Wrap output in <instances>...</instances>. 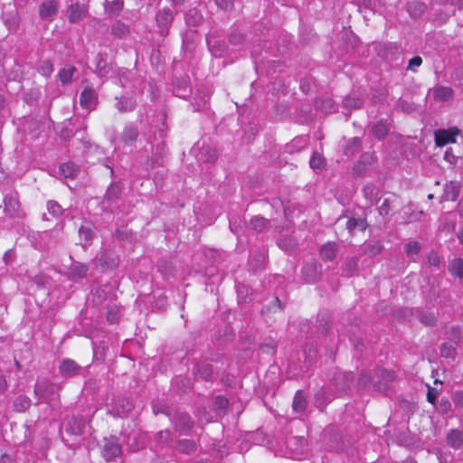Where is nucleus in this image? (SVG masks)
<instances>
[{
    "label": "nucleus",
    "mask_w": 463,
    "mask_h": 463,
    "mask_svg": "<svg viewBox=\"0 0 463 463\" xmlns=\"http://www.w3.org/2000/svg\"><path fill=\"white\" fill-rule=\"evenodd\" d=\"M81 84L84 88L80 95V104L85 109L94 110L99 103L98 91L88 80H82Z\"/></svg>",
    "instance_id": "nucleus-1"
},
{
    "label": "nucleus",
    "mask_w": 463,
    "mask_h": 463,
    "mask_svg": "<svg viewBox=\"0 0 463 463\" xmlns=\"http://www.w3.org/2000/svg\"><path fill=\"white\" fill-rule=\"evenodd\" d=\"M101 453L107 461H111L119 457L122 453L119 439L117 436H105Z\"/></svg>",
    "instance_id": "nucleus-2"
},
{
    "label": "nucleus",
    "mask_w": 463,
    "mask_h": 463,
    "mask_svg": "<svg viewBox=\"0 0 463 463\" xmlns=\"http://www.w3.org/2000/svg\"><path fill=\"white\" fill-rule=\"evenodd\" d=\"M175 13L169 7L159 9L156 14V24L158 33L162 36H165L169 33V29L175 19Z\"/></svg>",
    "instance_id": "nucleus-3"
},
{
    "label": "nucleus",
    "mask_w": 463,
    "mask_h": 463,
    "mask_svg": "<svg viewBox=\"0 0 463 463\" xmlns=\"http://www.w3.org/2000/svg\"><path fill=\"white\" fill-rule=\"evenodd\" d=\"M56 386L47 379L38 381L34 385V394L38 400L48 402L54 394Z\"/></svg>",
    "instance_id": "nucleus-4"
},
{
    "label": "nucleus",
    "mask_w": 463,
    "mask_h": 463,
    "mask_svg": "<svg viewBox=\"0 0 463 463\" xmlns=\"http://www.w3.org/2000/svg\"><path fill=\"white\" fill-rule=\"evenodd\" d=\"M121 193L122 189L119 184H111L108 187L104 198L101 202L102 208L104 210L112 211L113 203H115L120 198Z\"/></svg>",
    "instance_id": "nucleus-5"
},
{
    "label": "nucleus",
    "mask_w": 463,
    "mask_h": 463,
    "mask_svg": "<svg viewBox=\"0 0 463 463\" xmlns=\"http://www.w3.org/2000/svg\"><path fill=\"white\" fill-rule=\"evenodd\" d=\"M5 213L8 218H22L24 213L21 209L19 200L13 195H6L4 199Z\"/></svg>",
    "instance_id": "nucleus-6"
},
{
    "label": "nucleus",
    "mask_w": 463,
    "mask_h": 463,
    "mask_svg": "<svg viewBox=\"0 0 463 463\" xmlns=\"http://www.w3.org/2000/svg\"><path fill=\"white\" fill-rule=\"evenodd\" d=\"M172 421L175 430L179 432L190 431L194 426V421L190 415L184 411H175L172 417Z\"/></svg>",
    "instance_id": "nucleus-7"
},
{
    "label": "nucleus",
    "mask_w": 463,
    "mask_h": 463,
    "mask_svg": "<svg viewBox=\"0 0 463 463\" xmlns=\"http://www.w3.org/2000/svg\"><path fill=\"white\" fill-rule=\"evenodd\" d=\"M458 128L439 129L435 132V142L438 146H443L449 143L456 142V137L459 134Z\"/></svg>",
    "instance_id": "nucleus-8"
},
{
    "label": "nucleus",
    "mask_w": 463,
    "mask_h": 463,
    "mask_svg": "<svg viewBox=\"0 0 463 463\" xmlns=\"http://www.w3.org/2000/svg\"><path fill=\"white\" fill-rule=\"evenodd\" d=\"M81 366L70 358L63 359L59 365V372L62 377L71 378L80 373Z\"/></svg>",
    "instance_id": "nucleus-9"
},
{
    "label": "nucleus",
    "mask_w": 463,
    "mask_h": 463,
    "mask_svg": "<svg viewBox=\"0 0 463 463\" xmlns=\"http://www.w3.org/2000/svg\"><path fill=\"white\" fill-rule=\"evenodd\" d=\"M88 14V7L80 3L70 5L67 9L66 15L70 23H77L82 20Z\"/></svg>",
    "instance_id": "nucleus-10"
},
{
    "label": "nucleus",
    "mask_w": 463,
    "mask_h": 463,
    "mask_svg": "<svg viewBox=\"0 0 463 463\" xmlns=\"http://www.w3.org/2000/svg\"><path fill=\"white\" fill-rule=\"evenodd\" d=\"M139 136V129L138 128L129 123L125 126L122 133L119 136V141L124 144L125 146H130L134 142L137 141V137Z\"/></svg>",
    "instance_id": "nucleus-11"
},
{
    "label": "nucleus",
    "mask_w": 463,
    "mask_h": 463,
    "mask_svg": "<svg viewBox=\"0 0 463 463\" xmlns=\"http://www.w3.org/2000/svg\"><path fill=\"white\" fill-rule=\"evenodd\" d=\"M184 22L187 26L198 27L203 24L204 21L203 14L196 7L189 8L184 14Z\"/></svg>",
    "instance_id": "nucleus-12"
},
{
    "label": "nucleus",
    "mask_w": 463,
    "mask_h": 463,
    "mask_svg": "<svg viewBox=\"0 0 463 463\" xmlns=\"http://www.w3.org/2000/svg\"><path fill=\"white\" fill-rule=\"evenodd\" d=\"M346 230L350 235H354L356 232H364L368 227V222L365 217H350L345 223Z\"/></svg>",
    "instance_id": "nucleus-13"
},
{
    "label": "nucleus",
    "mask_w": 463,
    "mask_h": 463,
    "mask_svg": "<svg viewBox=\"0 0 463 463\" xmlns=\"http://www.w3.org/2000/svg\"><path fill=\"white\" fill-rule=\"evenodd\" d=\"M65 430L66 432H70V434H85L89 432L90 426L86 423L83 418H72L68 423Z\"/></svg>",
    "instance_id": "nucleus-14"
},
{
    "label": "nucleus",
    "mask_w": 463,
    "mask_h": 463,
    "mask_svg": "<svg viewBox=\"0 0 463 463\" xmlns=\"http://www.w3.org/2000/svg\"><path fill=\"white\" fill-rule=\"evenodd\" d=\"M321 265L316 261H309L306 263L302 269V274L305 280L308 283H313L317 280L320 275Z\"/></svg>",
    "instance_id": "nucleus-15"
},
{
    "label": "nucleus",
    "mask_w": 463,
    "mask_h": 463,
    "mask_svg": "<svg viewBox=\"0 0 463 463\" xmlns=\"http://www.w3.org/2000/svg\"><path fill=\"white\" fill-rule=\"evenodd\" d=\"M58 8L57 0H46L39 5V15L42 19L55 16L58 14Z\"/></svg>",
    "instance_id": "nucleus-16"
},
{
    "label": "nucleus",
    "mask_w": 463,
    "mask_h": 463,
    "mask_svg": "<svg viewBox=\"0 0 463 463\" xmlns=\"http://www.w3.org/2000/svg\"><path fill=\"white\" fill-rule=\"evenodd\" d=\"M94 71L99 78L108 77L111 72L114 73L112 64L108 63L106 58L101 53H99L96 57V68Z\"/></svg>",
    "instance_id": "nucleus-17"
},
{
    "label": "nucleus",
    "mask_w": 463,
    "mask_h": 463,
    "mask_svg": "<svg viewBox=\"0 0 463 463\" xmlns=\"http://www.w3.org/2000/svg\"><path fill=\"white\" fill-rule=\"evenodd\" d=\"M341 269L342 275L347 278L356 275L359 270V258L356 256L345 258Z\"/></svg>",
    "instance_id": "nucleus-18"
},
{
    "label": "nucleus",
    "mask_w": 463,
    "mask_h": 463,
    "mask_svg": "<svg viewBox=\"0 0 463 463\" xmlns=\"http://www.w3.org/2000/svg\"><path fill=\"white\" fill-rule=\"evenodd\" d=\"M319 252L323 260H334L339 252V245L335 242L328 241L321 246Z\"/></svg>",
    "instance_id": "nucleus-19"
},
{
    "label": "nucleus",
    "mask_w": 463,
    "mask_h": 463,
    "mask_svg": "<svg viewBox=\"0 0 463 463\" xmlns=\"http://www.w3.org/2000/svg\"><path fill=\"white\" fill-rule=\"evenodd\" d=\"M94 226L91 223H86L79 228L80 244L83 246L90 245L95 238Z\"/></svg>",
    "instance_id": "nucleus-20"
},
{
    "label": "nucleus",
    "mask_w": 463,
    "mask_h": 463,
    "mask_svg": "<svg viewBox=\"0 0 463 463\" xmlns=\"http://www.w3.org/2000/svg\"><path fill=\"white\" fill-rule=\"evenodd\" d=\"M460 184L456 181H450L447 183L444 186V191L442 194L443 201H456L460 193Z\"/></svg>",
    "instance_id": "nucleus-21"
},
{
    "label": "nucleus",
    "mask_w": 463,
    "mask_h": 463,
    "mask_svg": "<svg viewBox=\"0 0 463 463\" xmlns=\"http://www.w3.org/2000/svg\"><path fill=\"white\" fill-rule=\"evenodd\" d=\"M89 267L86 264L76 262L69 269V278L71 279H80L87 277Z\"/></svg>",
    "instance_id": "nucleus-22"
},
{
    "label": "nucleus",
    "mask_w": 463,
    "mask_h": 463,
    "mask_svg": "<svg viewBox=\"0 0 463 463\" xmlns=\"http://www.w3.org/2000/svg\"><path fill=\"white\" fill-rule=\"evenodd\" d=\"M194 369V373L196 376H199L200 378L206 381L213 380V371L212 365L209 363L201 362L195 365Z\"/></svg>",
    "instance_id": "nucleus-23"
},
{
    "label": "nucleus",
    "mask_w": 463,
    "mask_h": 463,
    "mask_svg": "<svg viewBox=\"0 0 463 463\" xmlns=\"http://www.w3.org/2000/svg\"><path fill=\"white\" fill-rule=\"evenodd\" d=\"M116 108L121 113L133 111L136 108V102L132 98L121 96L116 98Z\"/></svg>",
    "instance_id": "nucleus-24"
},
{
    "label": "nucleus",
    "mask_w": 463,
    "mask_h": 463,
    "mask_svg": "<svg viewBox=\"0 0 463 463\" xmlns=\"http://www.w3.org/2000/svg\"><path fill=\"white\" fill-rule=\"evenodd\" d=\"M307 406V402L306 395L303 391L299 390L295 393L292 408L293 411L297 413H302L306 411Z\"/></svg>",
    "instance_id": "nucleus-25"
},
{
    "label": "nucleus",
    "mask_w": 463,
    "mask_h": 463,
    "mask_svg": "<svg viewBox=\"0 0 463 463\" xmlns=\"http://www.w3.org/2000/svg\"><path fill=\"white\" fill-rule=\"evenodd\" d=\"M115 408L117 414L123 417L132 411L134 404L129 398H120L116 402Z\"/></svg>",
    "instance_id": "nucleus-26"
},
{
    "label": "nucleus",
    "mask_w": 463,
    "mask_h": 463,
    "mask_svg": "<svg viewBox=\"0 0 463 463\" xmlns=\"http://www.w3.org/2000/svg\"><path fill=\"white\" fill-rule=\"evenodd\" d=\"M60 175L65 178H75L80 172V168L72 162L63 163L59 168Z\"/></svg>",
    "instance_id": "nucleus-27"
},
{
    "label": "nucleus",
    "mask_w": 463,
    "mask_h": 463,
    "mask_svg": "<svg viewBox=\"0 0 463 463\" xmlns=\"http://www.w3.org/2000/svg\"><path fill=\"white\" fill-rule=\"evenodd\" d=\"M124 8V0H113L111 2H108L105 5V12L110 17H116L120 15L122 10Z\"/></svg>",
    "instance_id": "nucleus-28"
},
{
    "label": "nucleus",
    "mask_w": 463,
    "mask_h": 463,
    "mask_svg": "<svg viewBox=\"0 0 463 463\" xmlns=\"http://www.w3.org/2000/svg\"><path fill=\"white\" fill-rule=\"evenodd\" d=\"M433 97L438 101H448L453 97V90L447 86H439L433 90Z\"/></svg>",
    "instance_id": "nucleus-29"
},
{
    "label": "nucleus",
    "mask_w": 463,
    "mask_h": 463,
    "mask_svg": "<svg viewBox=\"0 0 463 463\" xmlns=\"http://www.w3.org/2000/svg\"><path fill=\"white\" fill-rule=\"evenodd\" d=\"M207 44L212 54L215 57H222L226 52V44L223 42L217 41L216 39H207Z\"/></svg>",
    "instance_id": "nucleus-30"
},
{
    "label": "nucleus",
    "mask_w": 463,
    "mask_h": 463,
    "mask_svg": "<svg viewBox=\"0 0 463 463\" xmlns=\"http://www.w3.org/2000/svg\"><path fill=\"white\" fill-rule=\"evenodd\" d=\"M111 33L118 38H126L130 33L129 26L118 20L111 25Z\"/></svg>",
    "instance_id": "nucleus-31"
},
{
    "label": "nucleus",
    "mask_w": 463,
    "mask_h": 463,
    "mask_svg": "<svg viewBox=\"0 0 463 463\" xmlns=\"http://www.w3.org/2000/svg\"><path fill=\"white\" fill-rule=\"evenodd\" d=\"M362 147V139L360 137H352L346 141L344 147V153L346 156H354L360 151Z\"/></svg>",
    "instance_id": "nucleus-32"
},
{
    "label": "nucleus",
    "mask_w": 463,
    "mask_h": 463,
    "mask_svg": "<svg viewBox=\"0 0 463 463\" xmlns=\"http://www.w3.org/2000/svg\"><path fill=\"white\" fill-rule=\"evenodd\" d=\"M403 249L406 255L412 260H415V258L419 256L422 249V245L417 241H410L404 244Z\"/></svg>",
    "instance_id": "nucleus-33"
},
{
    "label": "nucleus",
    "mask_w": 463,
    "mask_h": 463,
    "mask_svg": "<svg viewBox=\"0 0 463 463\" xmlns=\"http://www.w3.org/2000/svg\"><path fill=\"white\" fill-rule=\"evenodd\" d=\"M76 71L77 69L73 65H66L60 70L58 73L59 80L63 85L69 84L71 82Z\"/></svg>",
    "instance_id": "nucleus-34"
},
{
    "label": "nucleus",
    "mask_w": 463,
    "mask_h": 463,
    "mask_svg": "<svg viewBox=\"0 0 463 463\" xmlns=\"http://www.w3.org/2000/svg\"><path fill=\"white\" fill-rule=\"evenodd\" d=\"M359 386L365 388L368 385L372 384L373 387L377 388L379 391H382V386L380 383H377L374 380V377L372 376L367 371H362L358 379Z\"/></svg>",
    "instance_id": "nucleus-35"
},
{
    "label": "nucleus",
    "mask_w": 463,
    "mask_h": 463,
    "mask_svg": "<svg viewBox=\"0 0 463 463\" xmlns=\"http://www.w3.org/2000/svg\"><path fill=\"white\" fill-rule=\"evenodd\" d=\"M377 376L381 377L383 383L379 382L382 386V390L386 389V385L395 380V373L392 370L378 368L376 370Z\"/></svg>",
    "instance_id": "nucleus-36"
},
{
    "label": "nucleus",
    "mask_w": 463,
    "mask_h": 463,
    "mask_svg": "<svg viewBox=\"0 0 463 463\" xmlns=\"http://www.w3.org/2000/svg\"><path fill=\"white\" fill-rule=\"evenodd\" d=\"M31 403L28 396L21 394L15 398L13 406L16 411L24 412L30 408Z\"/></svg>",
    "instance_id": "nucleus-37"
},
{
    "label": "nucleus",
    "mask_w": 463,
    "mask_h": 463,
    "mask_svg": "<svg viewBox=\"0 0 463 463\" xmlns=\"http://www.w3.org/2000/svg\"><path fill=\"white\" fill-rule=\"evenodd\" d=\"M389 131L388 126L386 122L383 120H380L376 123H374L372 127V133L374 136L375 138L381 140L385 137Z\"/></svg>",
    "instance_id": "nucleus-38"
},
{
    "label": "nucleus",
    "mask_w": 463,
    "mask_h": 463,
    "mask_svg": "<svg viewBox=\"0 0 463 463\" xmlns=\"http://www.w3.org/2000/svg\"><path fill=\"white\" fill-rule=\"evenodd\" d=\"M127 445L131 451H137L145 447V436H127Z\"/></svg>",
    "instance_id": "nucleus-39"
},
{
    "label": "nucleus",
    "mask_w": 463,
    "mask_h": 463,
    "mask_svg": "<svg viewBox=\"0 0 463 463\" xmlns=\"http://www.w3.org/2000/svg\"><path fill=\"white\" fill-rule=\"evenodd\" d=\"M152 409L155 415L159 413L165 414L166 416L171 415V408L168 406L167 402L164 400H157L153 402Z\"/></svg>",
    "instance_id": "nucleus-40"
},
{
    "label": "nucleus",
    "mask_w": 463,
    "mask_h": 463,
    "mask_svg": "<svg viewBox=\"0 0 463 463\" xmlns=\"http://www.w3.org/2000/svg\"><path fill=\"white\" fill-rule=\"evenodd\" d=\"M449 271L455 277L463 278V259L456 258L449 265Z\"/></svg>",
    "instance_id": "nucleus-41"
},
{
    "label": "nucleus",
    "mask_w": 463,
    "mask_h": 463,
    "mask_svg": "<svg viewBox=\"0 0 463 463\" xmlns=\"http://www.w3.org/2000/svg\"><path fill=\"white\" fill-rule=\"evenodd\" d=\"M383 250V244L380 241H375L366 245L364 247V253L369 258H373L374 256L380 254Z\"/></svg>",
    "instance_id": "nucleus-42"
},
{
    "label": "nucleus",
    "mask_w": 463,
    "mask_h": 463,
    "mask_svg": "<svg viewBox=\"0 0 463 463\" xmlns=\"http://www.w3.org/2000/svg\"><path fill=\"white\" fill-rule=\"evenodd\" d=\"M176 449L182 453L189 454L195 450V443L190 439L179 440L175 446Z\"/></svg>",
    "instance_id": "nucleus-43"
},
{
    "label": "nucleus",
    "mask_w": 463,
    "mask_h": 463,
    "mask_svg": "<svg viewBox=\"0 0 463 463\" xmlns=\"http://www.w3.org/2000/svg\"><path fill=\"white\" fill-rule=\"evenodd\" d=\"M441 263V258L440 256L434 250L430 251L425 260L423 264L429 267H434V268H439V265Z\"/></svg>",
    "instance_id": "nucleus-44"
},
{
    "label": "nucleus",
    "mask_w": 463,
    "mask_h": 463,
    "mask_svg": "<svg viewBox=\"0 0 463 463\" xmlns=\"http://www.w3.org/2000/svg\"><path fill=\"white\" fill-rule=\"evenodd\" d=\"M310 166L314 170H321L326 165V160L321 154L314 152L310 159Z\"/></svg>",
    "instance_id": "nucleus-45"
},
{
    "label": "nucleus",
    "mask_w": 463,
    "mask_h": 463,
    "mask_svg": "<svg viewBox=\"0 0 463 463\" xmlns=\"http://www.w3.org/2000/svg\"><path fill=\"white\" fill-rule=\"evenodd\" d=\"M278 245L286 251H291L296 248L297 241L291 237H281L278 240Z\"/></svg>",
    "instance_id": "nucleus-46"
},
{
    "label": "nucleus",
    "mask_w": 463,
    "mask_h": 463,
    "mask_svg": "<svg viewBox=\"0 0 463 463\" xmlns=\"http://www.w3.org/2000/svg\"><path fill=\"white\" fill-rule=\"evenodd\" d=\"M268 224V220L263 217L255 216L251 218L250 227L257 232H262Z\"/></svg>",
    "instance_id": "nucleus-47"
},
{
    "label": "nucleus",
    "mask_w": 463,
    "mask_h": 463,
    "mask_svg": "<svg viewBox=\"0 0 463 463\" xmlns=\"http://www.w3.org/2000/svg\"><path fill=\"white\" fill-rule=\"evenodd\" d=\"M245 41V34L239 29H233L229 35V42L232 45H240Z\"/></svg>",
    "instance_id": "nucleus-48"
},
{
    "label": "nucleus",
    "mask_w": 463,
    "mask_h": 463,
    "mask_svg": "<svg viewBox=\"0 0 463 463\" xmlns=\"http://www.w3.org/2000/svg\"><path fill=\"white\" fill-rule=\"evenodd\" d=\"M362 99L354 95H349L344 99V105L348 109H359L362 107Z\"/></svg>",
    "instance_id": "nucleus-49"
},
{
    "label": "nucleus",
    "mask_w": 463,
    "mask_h": 463,
    "mask_svg": "<svg viewBox=\"0 0 463 463\" xmlns=\"http://www.w3.org/2000/svg\"><path fill=\"white\" fill-rule=\"evenodd\" d=\"M47 210L50 214L56 218L61 216L63 213L62 207L56 201L53 200L48 201Z\"/></svg>",
    "instance_id": "nucleus-50"
},
{
    "label": "nucleus",
    "mask_w": 463,
    "mask_h": 463,
    "mask_svg": "<svg viewBox=\"0 0 463 463\" xmlns=\"http://www.w3.org/2000/svg\"><path fill=\"white\" fill-rule=\"evenodd\" d=\"M395 197L394 194H392L391 197H386L383 200L381 205L379 206V213L381 215H387L391 209H392V204L393 203V198Z\"/></svg>",
    "instance_id": "nucleus-51"
},
{
    "label": "nucleus",
    "mask_w": 463,
    "mask_h": 463,
    "mask_svg": "<svg viewBox=\"0 0 463 463\" xmlns=\"http://www.w3.org/2000/svg\"><path fill=\"white\" fill-rule=\"evenodd\" d=\"M419 319L422 324H424L428 326H435L436 322H437V318H436L435 315L431 312H425V313L420 314Z\"/></svg>",
    "instance_id": "nucleus-52"
},
{
    "label": "nucleus",
    "mask_w": 463,
    "mask_h": 463,
    "mask_svg": "<svg viewBox=\"0 0 463 463\" xmlns=\"http://www.w3.org/2000/svg\"><path fill=\"white\" fill-rule=\"evenodd\" d=\"M228 404L229 402L227 398H225L224 396H217L213 403V408L215 411L221 413L225 411V410L228 407Z\"/></svg>",
    "instance_id": "nucleus-53"
},
{
    "label": "nucleus",
    "mask_w": 463,
    "mask_h": 463,
    "mask_svg": "<svg viewBox=\"0 0 463 463\" xmlns=\"http://www.w3.org/2000/svg\"><path fill=\"white\" fill-rule=\"evenodd\" d=\"M38 71L42 75L49 77L53 71V64L49 60L42 61Z\"/></svg>",
    "instance_id": "nucleus-54"
},
{
    "label": "nucleus",
    "mask_w": 463,
    "mask_h": 463,
    "mask_svg": "<svg viewBox=\"0 0 463 463\" xmlns=\"http://www.w3.org/2000/svg\"><path fill=\"white\" fill-rule=\"evenodd\" d=\"M363 192H364L365 198H367L369 200H373L378 195V189L373 184H368L364 185V187L363 188Z\"/></svg>",
    "instance_id": "nucleus-55"
},
{
    "label": "nucleus",
    "mask_w": 463,
    "mask_h": 463,
    "mask_svg": "<svg viewBox=\"0 0 463 463\" xmlns=\"http://www.w3.org/2000/svg\"><path fill=\"white\" fill-rule=\"evenodd\" d=\"M440 354L443 357L453 358L456 354V349L449 343H444L440 347Z\"/></svg>",
    "instance_id": "nucleus-56"
},
{
    "label": "nucleus",
    "mask_w": 463,
    "mask_h": 463,
    "mask_svg": "<svg viewBox=\"0 0 463 463\" xmlns=\"http://www.w3.org/2000/svg\"><path fill=\"white\" fill-rule=\"evenodd\" d=\"M238 298L240 301L246 302L248 299V297L250 294V289L244 284H238L236 287Z\"/></svg>",
    "instance_id": "nucleus-57"
},
{
    "label": "nucleus",
    "mask_w": 463,
    "mask_h": 463,
    "mask_svg": "<svg viewBox=\"0 0 463 463\" xmlns=\"http://www.w3.org/2000/svg\"><path fill=\"white\" fill-rule=\"evenodd\" d=\"M447 444L458 449L463 446V436H447Z\"/></svg>",
    "instance_id": "nucleus-58"
},
{
    "label": "nucleus",
    "mask_w": 463,
    "mask_h": 463,
    "mask_svg": "<svg viewBox=\"0 0 463 463\" xmlns=\"http://www.w3.org/2000/svg\"><path fill=\"white\" fill-rule=\"evenodd\" d=\"M316 108L318 109H321L326 113L331 112V110L333 109V101L329 98L323 99L321 103L318 100H317Z\"/></svg>",
    "instance_id": "nucleus-59"
},
{
    "label": "nucleus",
    "mask_w": 463,
    "mask_h": 463,
    "mask_svg": "<svg viewBox=\"0 0 463 463\" xmlns=\"http://www.w3.org/2000/svg\"><path fill=\"white\" fill-rule=\"evenodd\" d=\"M283 308L284 305L278 297H276L268 306V309L270 311H276L277 309L283 310Z\"/></svg>",
    "instance_id": "nucleus-60"
},
{
    "label": "nucleus",
    "mask_w": 463,
    "mask_h": 463,
    "mask_svg": "<svg viewBox=\"0 0 463 463\" xmlns=\"http://www.w3.org/2000/svg\"><path fill=\"white\" fill-rule=\"evenodd\" d=\"M217 6L224 11H228L232 7V0H214Z\"/></svg>",
    "instance_id": "nucleus-61"
},
{
    "label": "nucleus",
    "mask_w": 463,
    "mask_h": 463,
    "mask_svg": "<svg viewBox=\"0 0 463 463\" xmlns=\"http://www.w3.org/2000/svg\"><path fill=\"white\" fill-rule=\"evenodd\" d=\"M238 441H240V443L237 445V449L240 453H244L249 450V440L241 437V439H238Z\"/></svg>",
    "instance_id": "nucleus-62"
},
{
    "label": "nucleus",
    "mask_w": 463,
    "mask_h": 463,
    "mask_svg": "<svg viewBox=\"0 0 463 463\" xmlns=\"http://www.w3.org/2000/svg\"><path fill=\"white\" fill-rule=\"evenodd\" d=\"M422 59L420 56H414L409 61L407 70H414L415 67L420 66Z\"/></svg>",
    "instance_id": "nucleus-63"
},
{
    "label": "nucleus",
    "mask_w": 463,
    "mask_h": 463,
    "mask_svg": "<svg viewBox=\"0 0 463 463\" xmlns=\"http://www.w3.org/2000/svg\"><path fill=\"white\" fill-rule=\"evenodd\" d=\"M195 31H187L183 38V43L184 45H186L187 48L190 47V43H192V40L194 36L195 35Z\"/></svg>",
    "instance_id": "nucleus-64"
}]
</instances>
